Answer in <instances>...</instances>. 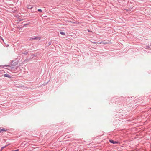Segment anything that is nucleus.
I'll return each mask as SVG.
<instances>
[{
  "mask_svg": "<svg viewBox=\"0 0 151 151\" xmlns=\"http://www.w3.org/2000/svg\"><path fill=\"white\" fill-rule=\"evenodd\" d=\"M15 17H17L19 20V21H22L23 20V19H22V17L18 15H17L14 16Z\"/></svg>",
  "mask_w": 151,
  "mask_h": 151,
  "instance_id": "f257e3e1",
  "label": "nucleus"
},
{
  "mask_svg": "<svg viewBox=\"0 0 151 151\" xmlns=\"http://www.w3.org/2000/svg\"><path fill=\"white\" fill-rule=\"evenodd\" d=\"M27 8L29 9H31V10L34 9V7L30 5H28L27 6Z\"/></svg>",
  "mask_w": 151,
  "mask_h": 151,
  "instance_id": "f03ea898",
  "label": "nucleus"
},
{
  "mask_svg": "<svg viewBox=\"0 0 151 151\" xmlns=\"http://www.w3.org/2000/svg\"><path fill=\"white\" fill-rule=\"evenodd\" d=\"M109 141L111 143L113 144H118V142L117 141H114V140H109Z\"/></svg>",
  "mask_w": 151,
  "mask_h": 151,
  "instance_id": "7ed1b4c3",
  "label": "nucleus"
},
{
  "mask_svg": "<svg viewBox=\"0 0 151 151\" xmlns=\"http://www.w3.org/2000/svg\"><path fill=\"white\" fill-rule=\"evenodd\" d=\"M4 76L5 77H7L10 78H12L8 74H5L4 75Z\"/></svg>",
  "mask_w": 151,
  "mask_h": 151,
  "instance_id": "20e7f679",
  "label": "nucleus"
},
{
  "mask_svg": "<svg viewBox=\"0 0 151 151\" xmlns=\"http://www.w3.org/2000/svg\"><path fill=\"white\" fill-rule=\"evenodd\" d=\"M60 33L62 35H65V33L63 32L60 31Z\"/></svg>",
  "mask_w": 151,
  "mask_h": 151,
  "instance_id": "39448f33",
  "label": "nucleus"
},
{
  "mask_svg": "<svg viewBox=\"0 0 151 151\" xmlns=\"http://www.w3.org/2000/svg\"><path fill=\"white\" fill-rule=\"evenodd\" d=\"M4 72V70L0 71V74L1 73H3Z\"/></svg>",
  "mask_w": 151,
  "mask_h": 151,
  "instance_id": "423d86ee",
  "label": "nucleus"
},
{
  "mask_svg": "<svg viewBox=\"0 0 151 151\" xmlns=\"http://www.w3.org/2000/svg\"><path fill=\"white\" fill-rule=\"evenodd\" d=\"M17 28H18V29H20L22 28L21 27H20L19 26H17Z\"/></svg>",
  "mask_w": 151,
  "mask_h": 151,
  "instance_id": "0eeeda50",
  "label": "nucleus"
},
{
  "mask_svg": "<svg viewBox=\"0 0 151 151\" xmlns=\"http://www.w3.org/2000/svg\"><path fill=\"white\" fill-rule=\"evenodd\" d=\"M6 147V145L5 146H4V147H1V150H2V149H3L4 148Z\"/></svg>",
  "mask_w": 151,
  "mask_h": 151,
  "instance_id": "6e6552de",
  "label": "nucleus"
},
{
  "mask_svg": "<svg viewBox=\"0 0 151 151\" xmlns=\"http://www.w3.org/2000/svg\"><path fill=\"white\" fill-rule=\"evenodd\" d=\"M1 130H2V132L3 131H6V130L4 129H1Z\"/></svg>",
  "mask_w": 151,
  "mask_h": 151,
  "instance_id": "1a4fd4ad",
  "label": "nucleus"
},
{
  "mask_svg": "<svg viewBox=\"0 0 151 151\" xmlns=\"http://www.w3.org/2000/svg\"><path fill=\"white\" fill-rule=\"evenodd\" d=\"M38 11H39V12H42V10L41 9H38Z\"/></svg>",
  "mask_w": 151,
  "mask_h": 151,
  "instance_id": "9d476101",
  "label": "nucleus"
},
{
  "mask_svg": "<svg viewBox=\"0 0 151 151\" xmlns=\"http://www.w3.org/2000/svg\"><path fill=\"white\" fill-rule=\"evenodd\" d=\"M27 24H25L24 25V26H23V27H24V26H26V25H27Z\"/></svg>",
  "mask_w": 151,
  "mask_h": 151,
  "instance_id": "9b49d317",
  "label": "nucleus"
},
{
  "mask_svg": "<svg viewBox=\"0 0 151 151\" xmlns=\"http://www.w3.org/2000/svg\"><path fill=\"white\" fill-rule=\"evenodd\" d=\"M2 132V130H1V129H0V133Z\"/></svg>",
  "mask_w": 151,
  "mask_h": 151,
  "instance_id": "f8f14e48",
  "label": "nucleus"
},
{
  "mask_svg": "<svg viewBox=\"0 0 151 151\" xmlns=\"http://www.w3.org/2000/svg\"><path fill=\"white\" fill-rule=\"evenodd\" d=\"M10 145V144H7V145H6V147H7V146H8V145Z\"/></svg>",
  "mask_w": 151,
  "mask_h": 151,
  "instance_id": "ddd939ff",
  "label": "nucleus"
},
{
  "mask_svg": "<svg viewBox=\"0 0 151 151\" xmlns=\"http://www.w3.org/2000/svg\"><path fill=\"white\" fill-rule=\"evenodd\" d=\"M1 40L3 41V42H4V40L2 38Z\"/></svg>",
  "mask_w": 151,
  "mask_h": 151,
  "instance_id": "4468645a",
  "label": "nucleus"
},
{
  "mask_svg": "<svg viewBox=\"0 0 151 151\" xmlns=\"http://www.w3.org/2000/svg\"><path fill=\"white\" fill-rule=\"evenodd\" d=\"M103 43L105 44V43H107V42H105V43L103 42Z\"/></svg>",
  "mask_w": 151,
  "mask_h": 151,
  "instance_id": "2eb2a0df",
  "label": "nucleus"
},
{
  "mask_svg": "<svg viewBox=\"0 0 151 151\" xmlns=\"http://www.w3.org/2000/svg\"><path fill=\"white\" fill-rule=\"evenodd\" d=\"M32 12H34V11H33H33H32Z\"/></svg>",
  "mask_w": 151,
  "mask_h": 151,
  "instance_id": "dca6fc26",
  "label": "nucleus"
}]
</instances>
